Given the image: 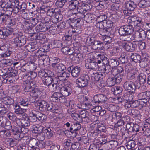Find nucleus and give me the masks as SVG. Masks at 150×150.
<instances>
[{"label":"nucleus","instance_id":"nucleus-1","mask_svg":"<svg viewBox=\"0 0 150 150\" xmlns=\"http://www.w3.org/2000/svg\"><path fill=\"white\" fill-rule=\"evenodd\" d=\"M13 64L14 67L16 68L21 66L23 69V71H28V69L33 70L31 69V67L33 64H31L30 65L28 63H25V61L24 60H21L20 61L16 62H13L12 60L10 59H3L0 62V67H7V69H9V67ZM33 70L36 69V67H34Z\"/></svg>","mask_w":150,"mask_h":150},{"label":"nucleus","instance_id":"nucleus-2","mask_svg":"<svg viewBox=\"0 0 150 150\" xmlns=\"http://www.w3.org/2000/svg\"><path fill=\"white\" fill-rule=\"evenodd\" d=\"M13 34L16 37L13 40V42L16 46L17 47H21L25 44L26 38L25 36L23 35L22 32L16 31L13 33Z\"/></svg>","mask_w":150,"mask_h":150},{"label":"nucleus","instance_id":"nucleus-3","mask_svg":"<svg viewBox=\"0 0 150 150\" xmlns=\"http://www.w3.org/2000/svg\"><path fill=\"white\" fill-rule=\"evenodd\" d=\"M90 80L89 76L87 74H83L76 81V83L79 88H83L87 86Z\"/></svg>","mask_w":150,"mask_h":150},{"label":"nucleus","instance_id":"nucleus-4","mask_svg":"<svg viewBox=\"0 0 150 150\" xmlns=\"http://www.w3.org/2000/svg\"><path fill=\"white\" fill-rule=\"evenodd\" d=\"M123 87L126 91L132 93L134 92L136 89L139 88V87L136 86L134 82L130 80L125 82Z\"/></svg>","mask_w":150,"mask_h":150},{"label":"nucleus","instance_id":"nucleus-5","mask_svg":"<svg viewBox=\"0 0 150 150\" xmlns=\"http://www.w3.org/2000/svg\"><path fill=\"white\" fill-rule=\"evenodd\" d=\"M133 28L131 25H125L121 27L119 29V33L121 36L126 35V34L132 33Z\"/></svg>","mask_w":150,"mask_h":150},{"label":"nucleus","instance_id":"nucleus-6","mask_svg":"<svg viewBox=\"0 0 150 150\" xmlns=\"http://www.w3.org/2000/svg\"><path fill=\"white\" fill-rule=\"evenodd\" d=\"M51 100L55 102H60L61 103H64L66 101V98L63 96L61 92H57L54 93L50 97Z\"/></svg>","mask_w":150,"mask_h":150},{"label":"nucleus","instance_id":"nucleus-7","mask_svg":"<svg viewBox=\"0 0 150 150\" xmlns=\"http://www.w3.org/2000/svg\"><path fill=\"white\" fill-rule=\"evenodd\" d=\"M102 143L105 144V146L108 149L113 148H115L118 145V142L115 140H112L109 141L107 140V138H105L103 140H102Z\"/></svg>","mask_w":150,"mask_h":150},{"label":"nucleus","instance_id":"nucleus-8","mask_svg":"<svg viewBox=\"0 0 150 150\" xmlns=\"http://www.w3.org/2000/svg\"><path fill=\"white\" fill-rule=\"evenodd\" d=\"M126 128L130 132L136 133L139 132L140 129L139 126L137 124L127 122L126 125Z\"/></svg>","mask_w":150,"mask_h":150},{"label":"nucleus","instance_id":"nucleus-9","mask_svg":"<svg viewBox=\"0 0 150 150\" xmlns=\"http://www.w3.org/2000/svg\"><path fill=\"white\" fill-rule=\"evenodd\" d=\"M52 67L55 70L57 76L62 72L66 70L65 66L62 64L54 63L52 64Z\"/></svg>","mask_w":150,"mask_h":150},{"label":"nucleus","instance_id":"nucleus-10","mask_svg":"<svg viewBox=\"0 0 150 150\" xmlns=\"http://www.w3.org/2000/svg\"><path fill=\"white\" fill-rule=\"evenodd\" d=\"M92 49L95 50H101L104 48L103 42L98 40H93L91 43Z\"/></svg>","mask_w":150,"mask_h":150},{"label":"nucleus","instance_id":"nucleus-11","mask_svg":"<svg viewBox=\"0 0 150 150\" xmlns=\"http://www.w3.org/2000/svg\"><path fill=\"white\" fill-rule=\"evenodd\" d=\"M80 122L83 121L86 123L90 122V119L89 117V112L85 110H81L79 112Z\"/></svg>","mask_w":150,"mask_h":150},{"label":"nucleus","instance_id":"nucleus-12","mask_svg":"<svg viewBox=\"0 0 150 150\" xmlns=\"http://www.w3.org/2000/svg\"><path fill=\"white\" fill-rule=\"evenodd\" d=\"M132 21V24L134 26L140 27L142 24V19L137 15L132 16L128 18Z\"/></svg>","mask_w":150,"mask_h":150},{"label":"nucleus","instance_id":"nucleus-13","mask_svg":"<svg viewBox=\"0 0 150 150\" xmlns=\"http://www.w3.org/2000/svg\"><path fill=\"white\" fill-rule=\"evenodd\" d=\"M30 21H24L23 22V25L25 29V32L26 33L32 34L35 33L33 29V27L34 26L30 23Z\"/></svg>","mask_w":150,"mask_h":150},{"label":"nucleus","instance_id":"nucleus-14","mask_svg":"<svg viewBox=\"0 0 150 150\" xmlns=\"http://www.w3.org/2000/svg\"><path fill=\"white\" fill-rule=\"evenodd\" d=\"M85 65L86 68L92 70L96 69L98 67L96 62L89 59L86 60Z\"/></svg>","mask_w":150,"mask_h":150},{"label":"nucleus","instance_id":"nucleus-15","mask_svg":"<svg viewBox=\"0 0 150 150\" xmlns=\"http://www.w3.org/2000/svg\"><path fill=\"white\" fill-rule=\"evenodd\" d=\"M60 91L64 97L67 96L71 94L72 93L71 88L69 86H62L60 89Z\"/></svg>","mask_w":150,"mask_h":150},{"label":"nucleus","instance_id":"nucleus-16","mask_svg":"<svg viewBox=\"0 0 150 150\" xmlns=\"http://www.w3.org/2000/svg\"><path fill=\"white\" fill-rule=\"evenodd\" d=\"M48 24H49V22H46L45 23H40L35 27L36 31L45 32L48 29L50 28L49 27H47V26Z\"/></svg>","mask_w":150,"mask_h":150},{"label":"nucleus","instance_id":"nucleus-17","mask_svg":"<svg viewBox=\"0 0 150 150\" xmlns=\"http://www.w3.org/2000/svg\"><path fill=\"white\" fill-rule=\"evenodd\" d=\"M42 76H44L45 77L43 78L42 83L46 86H49L52 83V80H53V78L51 75L48 73L45 74H44L42 75Z\"/></svg>","mask_w":150,"mask_h":150},{"label":"nucleus","instance_id":"nucleus-18","mask_svg":"<svg viewBox=\"0 0 150 150\" xmlns=\"http://www.w3.org/2000/svg\"><path fill=\"white\" fill-rule=\"evenodd\" d=\"M37 104L40 111H48V105H50V104H48L46 101L44 100H39Z\"/></svg>","mask_w":150,"mask_h":150},{"label":"nucleus","instance_id":"nucleus-19","mask_svg":"<svg viewBox=\"0 0 150 150\" xmlns=\"http://www.w3.org/2000/svg\"><path fill=\"white\" fill-rule=\"evenodd\" d=\"M38 140L34 138L31 139L28 143V146L31 148L30 150H40L37 147Z\"/></svg>","mask_w":150,"mask_h":150},{"label":"nucleus","instance_id":"nucleus-20","mask_svg":"<svg viewBox=\"0 0 150 150\" xmlns=\"http://www.w3.org/2000/svg\"><path fill=\"white\" fill-rule=\"evenodd\" d=\"M123 48L127 51L132 52L135 50L136 48V45L134 42H128L124 44L123 45Z\"/></svg>","mask_w":150,"mask_h":150},{"label":"nucleus","instance_id":"nucleus-21","mask_svg":"<svg viewBox=\"0 0 150 150\" xmlns=\"http://www.w3.org/2000/svg\"><path fill=\"white\" fill-rule=\"evenodd\" d=\"M111 73L113 75H116L117 74H121L124 73L123 67L121 66H117L114 67H112L111 70Z\"/></svg>","mask_w":150,"mask_h":150},{"label":"nucleus","instance_id":"nucleus-22","mask_svg":"<svg viewBox=\"0 0 150 150\" xmlns=\"http://www.w3.org/2000/svg\"><path fill=\"white\" fill-rule=\"evenodd\" d=\"M104 76V74H102L100 72H96L94 71L91 74V78L93 80L95 81H98L100 79Z\"/></svg>","mask_w":150,"mask_h":150},{"label":"nucleus","instance_id":"nucleus-23","mask_svg":"<svg viewBox=\"0 0 150 150\" xmlns=\"http://www.w3.org/2000/svg\"><path fill=\"white\" fill-rule=\"evenodd\" d=\"M124 5L126 9L132 11H134L137 7V4L131 1L126 2Z\"/></svg>","mask_w":150,"mask_h":150},{"label":"nucleus","instance_id":"nucleus-24","mask_svg":"<svg viewBox=\"0 0 150 150\" xmlns=\"http://www.w3.org/2000/svg\"><path fill=\"white\" fill-rule=\"evenodd\" d=\"M150 93V91H148L144 92L137 93L136 95L138 99L140 100L146 98H147L148 97L150 96L149 95Z\"/></svg>","mask_w":150,"mask_h":150},{"label":"nucleus","instance_id":"nucleus-25","mask_svg":"<svg viewBox=\"0 0 150 150\" xmlns=\"http://www.w3.org/2000/svg\"><path fill=\"white\" fill-rule=\"evenodd\" d=\"M35 83V82L34 81H32L30 82H29L28 83H27L24 88V91L25 92H30L32 89L35 88L36 86Z\"/></svg>","mask_w":150,"mask_h":150},{"label":"nucleus","instance_id":"nucleus-26","mask_svg":"<svg viewBox=\"0 0 150 150\" xmlns=\"http://www.w3.org/2000/svg\"><path fill=\"white\" fill-rule=\"evenodd\" d=\"M81 68L78 66L74 67L71 70V74L73 77H77L80 74Z\"/></svg>","mask_w":150,"mask_h":150},{"label":"nucleus","instance_id":"nucleus-27","mask_svg":"<svg viewBox=\"0 0 150 150\" xmlns=\"http://www.w3.org/2000/svg\"><path fill=\"white\" fill-rule=\"evenodd\" d=\"M45 134L44 135L42 134V137L45 136V138L46 137L47 138L49 139L52 137L53 135V132L51 130L50 127L47 128L43 130V133Z\"/></svg>","mask_w":150,"mask_h":150},{"label":"nucleus","instance_id":"nucleus-28","mask_svg":"<svg viewBox=\"0 0 150 150\" xmlns=\"http://www.w3.org/2000/svg\"><path fill=\"white\" fill-rule=\"evenodd\" d=\"M1 101L6 105H11L14 103V100L9 96H6L1 99Z\"/></svg>","mask_w":150,"mask_h":150},{"label":"nucleus","instance_id":"nucleus-29","mask_svg":"<svg viewBox=\"0 0 150 150\" xmlns=\"http://www.w3.org/2000/svg\"><path fill=\"white\" fill-rule=\"evenodd\" d=\"M47 52V51L42 48H40L35 53V54L36 57L38 58L41 57L43 56H45L47 58L48 56L45 55L46 52Z\"/></svg>","mask_w":150,"mask_h":150},{"label":"nucleus","instance_id":"nucleus-30","mask_svg":"<svg viewBox=\"0 0 150 150\" xmlns=\"http://www.w3.org/2000/svg\"><path fill=\"white\" fill-rule=\"evenodd\" d=\"M15 3V1H11L10 0H2L1 6L3 8H6L12 6L13 3Z\"/></svg>","mask_w":150,"mask_h":150},{"label":"nucleus","instance_id":"nucleus-31","mask_svg":"<svg viewBox=\"0 0 150 150\" xmlns=\"http://www.w3.org/2000/svg\"><path fill=\"white\" fill-rule=\"evenodd\" d=\"M141 8H144L150 6V0H141L138 4Z\"/></svg>","mask_w":150,"mask_h":150},{"label":"nucleus","instance_id":"nucleus-32","mask_svg":"<svg viewBox=\"0 0 150 150\" xmlns=\"http://www.w3.org/2000/svg\"><path fill=\"white\" fill-rule=\"evenodd\" d=\"M28 98L26 97H21L19 99V104L21 106H27L29 105Z\"/></svg>","mask_w":150,"mask_h":150},{"label":"nucleus","instance_id":"nucleus-33","mask_svg":"<svg viewBox=\"0 0 150 150\" xmlns=\"http://www.w3.org/2000/svg\"><path fill=\"white\" fill-rule=\"evenodd\" d=\"M110 30L105 28H100V27L99 33L100 34L103 36H109L110 35L111 33L110 32Z\"/></svg>","mask_w":150,"mask_h":150},{"label":"nucleus","instance_id":"nucleus-34","mask_svg":"<svg viewBox=\"0 0 150 150\" xmlns=\"http://www.w3.org/2000/svg\"><path fill=\"white\" fill-rule=\"evenodd\" d=\"M3 32V37L4 36L8 37L10 35L12 34L13 32V29L12 28L8 27L7 28H4L2 29Z\"/></svg>","mask_w":150,"mask_h":150},{"label":"nucleus","instance_id":"nucleus-35","mask_svg":"<svg viewBox=\"0 0 150 150\" xmlns=\"http://www.w3.org/2000/svg\"><path fill=\"white\" fill-rule=\"evenodd\" d=\"M130 120L129 117L128 116H126L125 117H122L121 119L119 120H117V122L116 125L118 127L122 126L123 125L124 123L127 122V120Z\"/></svg>","mask_w":150,"mask_h":150},{"label":"nucleus","instance_id":"nucleus-36","mask_svg":"<svg viewBox=\"0 0 150 150\" xmlns=\"http://www.w3.org/2000/svg\"><path fill=\"white\" fill-rule=\"evenodd\" d=\"M130 58L132 61L136 63L141 62V57L138 54L132 53Z\"/></svg>","mask_w":150,"mask_h":150},{"label":"nucleus","instance_id":"nucleus-37","mask_svg":"<svg viewBox=\"0 0 150 150\" xmlns=\"http://www.w3.org/2000/svg\"><path fill=\"white\" fill-rule=\"evenodd\" d=\"M138 38L142 40L145 39L146 37V32L142 29L140 28L137 32Z\"/></svg>","mask_w":150,"mask_h":150},{"label":"nucleus","instance_id":"nucleus-38","mask_svg":"<svg viewBox=\"0 0 150 150\" xmlns=\"http://www.w3.org/2000/svg\"><path fill=\"white\" fill-rule=\"evenodd\" d=\"M139 74V72L136 71L134 72H129L127 74V78L129 79L132 80L134 79Z\"/></svg>","mask_w":150,"mask_h":150},{"label":"nucleus","instance_id":"nucleus-39","mask_svg":"<svg viewBox=\"0 0 150 150\" xmlns=\"http://www.w3.org/2000/svg\"><path fill=\"white\" fill-rule=\"evenodd\" d=\"M20 121L21 122V125L22 126L28 127L30 125V121L29 117H23L21 119Z\"/></svg>","mask_w":150,"mask_h":150},{"label":"nucleus","instance_id":"nucleus-40","mask_svg":"<svg viewBox=\"0 0 150 150\" xmlns=\"http://www.w3.org/2000/svg\"><path fill=\"white\" fill-rule=\"evenodd\" d=\"M118 58L115 57L114 58H110L109 59V62L110 65L112 67H117L119 64V62L118 61Z\"/></svg>","mask_w":150,"mask_h":150},{"label":"nucleus","instance_id":"nucleus-41","mask_svg":"<svg viewBox=\"0 0 150 150\" xmlns=\"http://www.w3.org/2000/svg\"><path fill=\"white\" fill-rule=\"evenodd\" d=\"M44 130V127L39 125H36V126L33 127V131L34 132V133H43Z\"/></svg>","mask_w":150,"mask_h":150},{"label":"nucleus","instance_id":"nucleus-42","mask_svg":"<svg viewBox=\"0 0 150 150\" xmlns=\"http://www.w3.org/2000/svg\"><path fill=\"white\" fill-rule=\"evenodd\" d=\"M18 7H19L20 10V13L22 14H27L26 13L25 11V10L26 8L27 5L25 3H21L19 2L18 4Z\"/></svg>","mask_w":150,"mask_h":150},{"label":"nucleus","instance_id":"nucleus-43","mask_svg":"<svg viewBox=\"0 0 150 150\" xmlns=\"http://www.w3.org/2000/svg\"><path fill=\"white\" fill-rule=\"evenodd\" d=\"M69 3V8L71 10H73L76 8L79 5V2L78 1L68 2Z\"/></svg>","mask_w":150,"mask_h":150},{"label":"nucleus","instance_id":"nucleus-44","mask_svg":"<svg viewBox=\"0 0 150 150\" xmlns=\"http://www.w3.org/2000/svg\"><path fill=\"white\" fill-rule=\"evenodd\" d=\"M71 125L70 128V131L71 132L78 131L81 128V125L79 123H76Z\"/></svg>","mask_w":150,"mask_h":150},{"label":"nucleus","instance_id":"nucleus-45","mask_svg":"<svg viewBox=\"0 0 150 150\" xmlns=\"http://www.w3.org/2000/svg\"><path fill=\"white\" fill-rule=\"evenodd\" d=\"M35 111H32L29 114V118L30 121L35 122L38 120L37 115L34 113Z\"/></svg>","mask_w":150,"mask_h":150},{"label":"nucleus","instance_id":"nucleus-46","mask_svg":"<svg viewBox=\"0 0 150 150\" xmlns=\"http://www.w3.org/2000/svg\"><path fill=\"white\" fill-rule=\"evenodd\" d=\"M138 76V78L140 84H143L146 83V76L143 74H139Z\"/></svg>","mask_w":150,"mask_h":150},{"label":"nucleus","instance_id":"nucleus-47","mask_svg":"<svg viewBox=\"0 0 150 150\" xmlns=\"http://www.w3.org/2000/svg\"><path fill=\"white\" fill-rule=\"evenodd\" d=\"M51 43V45H52L53 48H60L62 46V42L59 40L52 41Z\"/></svg>","mask_w":150,"mask_h":150},{"label":"nucleus","instance_id":"nucleus-48","mask_svg":"<svg viewBox=\"0 0 150 150\" xmlns=\"http://www.w3.org/2000/svg\"><path fill=\"white\" fill-rule=\"evenodd\" d=\"M97 55L100 58L104 64L103 65H106L109 64L110 63L109 61H108V58L103 54H99Z\"/></svg>","mask_w":150,"mask_h":150},{"label":"nucleus","instance_id":"nucleus-49","mask_svg":"<svg viewBox=\"0 0 150 150\" xmlns=\"http://www.w3.org/2000/svg\"><path fill=\"white\" fill-rule=\"evenodd\" d=\"M102 24L103 27L110 29L112 27L113 23L111 20H107Z\"/></svg>","mask_w":150,"mask_h":150},{"label":"nucleus","instance_id":"nucleus-50","mask_svg":"<svg viewBox=\"0 0 150 150\" xmlns=\"http://www.w3.org/2000/svg\"><path fill=\"white\" fill-rule=\"evenodd\" d=\"M70 75V73L65 71H64L62 72L59 74H58L57 76L59 77L60 78L62 77L63 79H62L61 80H64L67 79V78L69 77Z\"/></svg>","mask_w":150,"mask_h":150},{"label":"nucleus","instance_id":"nucleus-51","mask_svg":"<svg viewBox=\"0 0 150 150\" xmlns=\"http://www.w3.org/2000/svg\"><path fill=\"white\" fill-rule=\"evenodd\" d=\"M37 76V73L35 72L31 71L28 73V74L25 75L24 76L27 77L28 80H33Z\"/></svg>","mask_w":150,"mask_h":150},{"label":"nucleus","instance_id":"nucleus-52","mask_svg":"<svg viewBox=\"0 0 150 150\" xmlns=\"http://www.w3.org/2000/svg\"><path fill=\"white\" fill-rule=\"evenodd\" d=\"M12 6L6 8H4V11H5V13H6V15H11L13 13V7H14L13 3L12 4Z\"/></svg>","mask_w":150,"mask_h":150},{"label":"nucleus","instance_id":"nucleus-53","mask_svg":"<svg viewBox=\"0 0 150 150\" xmlns=\"http://www.w3.org/2000/svg\"><path fill=\"white\" fill-rule=\"evenodd\" d=\"M107 16L106 14H104L99 16L97 18V20L99 23L103 24V22L106 21L107 20Z\"/></svg>","mask_w":150,"mask_h":150},{"label":"nucleus","instance_id":"nucleus-54","mask_svg":"<svg viewBox=\"0 0 150 150\" xmlns=\"http://www.w3.org/2000/svg\"><path fill=\"white\" fill-rule=\"evenodd\" d=\"M19 1L17 0H15V3H14V7H13V13L15 14H16L19 12H20V10L19 7H18V4Z\"/></svg>","mask_w":150,"mask_h":150},{"label":"nucleus","instance_id":"nucleus-55","mask_svg":"<svg viewBox=\"0 0 150 150\" xmlns=\"http://www.w3.org/2000/svg\"><path fill=\"white\" fill-rule=\"evenodd\" d=\"M41 141H38L37 147L39 148H43L45 146V144L43 140L45 139V136H43L42 138H40Z\"/></svg>","mask_w":150,"mask_h":150},{"label":"nucleus","instance_id":"nucleus-56","mask_svg":"<svg viewBox=\"0 0 150 150\" xmlns=\"http://www.w3.org/2000/svg\"><path fill=\"white\" fill-rule=\"evenodd\" d=\"M112 118L113 120H118L121 119L122 114L120 112H114L112 115Z\"/></svg>","mask_w":150,"mask_h":150},{"label":"nucleus","instance_id":"nucleus-57","mask_svg":"<svg viewBox=\"0 0 150 150\" xmlns=\"http://www.w3.org/2000/svg\"><path fill=\"white\" fill-rule=\"evenodd\" d=\"M124 74H117L116 75H114V77H113L116 83H120L122 80L123 76Z\"/></svg>","mask_w":150,"mask_h":150},{"label":"nucleus","instance_id":"nucleus-58","mask_svg":"<svg viewBox=\"0 0 150 150\" xmlns=\"http://www.w3.org/2000/svg\"><path fill=\"white\" fill-rule=\"evenodd\" d=\"M81 25L79 24L78 25H75L74 28L72 31L73 33H75L77 34H79L81 33Z\"/></svg>","mask_w":150,"mask_h":150},{"label":"nucleus","instance_id":"nucleus-59","mask_svg":"<svg viewBox=\"0 0 150 150\" xmlns=\"http://www.w3.org/2000/svg\"><path fill=\"white\" fill-rule=\"evenodd\" d=\"M106 83L108 86L110 87L114 86L116 83L113 77L108 78Z\"/></svg>","mask_w":150,"mask_h":150},{"label":"nucleus","instance_id":"nucleus-60","mask_svg":"<svg viewBox=\"0 0 150 150\" xmlns=\"http://www.w3.org/2000/svg\"><path fill=\"white\" fill-rule=\"evenodd\" d=\"M123 89L122 87L119 86H115L112 89V91L115 94L117 95L122 92Z\"/></svg>","mask_w":150,"mask_h":150},{"label":"nucleus","instance_id":"nucleus-61","mask_svg":"<svg viewBox=\"0 0 150 150\" xmlns=\"http://www.w3.org/2000/svg\"><path fill=\"white\" fill-rule=\"evenodd\" d=\"M137 46L138 45L139 49L141 50H143L146 47V43L145 42H143L142 41H135L134 42Z\"/></svg>","mask_w":150,"mask_h":150},{"label":"nucleus","instance_id":"nucleus-62","mask_svg":"<svg viewBox=\"0 0 150 150\" xmlns=\"http://www.w3.org/2000/svg\"><path fill=\"white\" fill-rule=\"evenodd\" d=\"M78 140L79 141V142L82 144H86L88 142V138L85 136L79 137L78 138Z\"/></svg>","mask_w":150,"mask_h":150},{"label":"nucleus","instance_id":"nucleus-63","mask_svg":"<svg viewBox=\"0 0 150 150\" xmlns=\"http://www.w3.org/2000/svg\"><path fill=\"white\" fill-rule=\"evenodd\" d=\"M136 146V143L133 140L129 141L126 145L127 149H134Z\"/></svg>","mask_w":150,"mask_h":150},{"label":"nucleus","instance_id":"nucleus-64","mask_svg":"<svg viewBox=\"0 0 150 150\" xmlns=\"http://www.w3.org/2000/svg\"><path fill=\"white\" fill-rule=\"evenodd\" d=\"M19 126H12L11 129L9 130L11 131V132L13 134L16 135L17 134L19 133Z\"/></svg>","mask_w":150,"mask_h":150}]
</instances>
